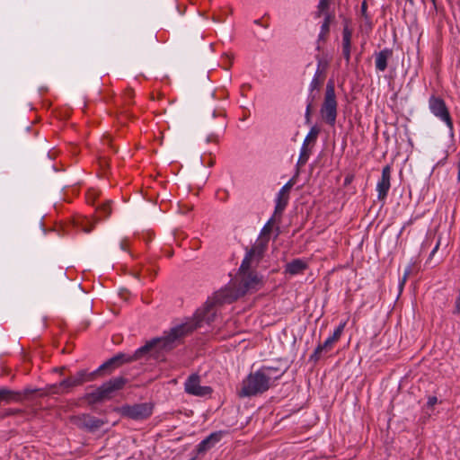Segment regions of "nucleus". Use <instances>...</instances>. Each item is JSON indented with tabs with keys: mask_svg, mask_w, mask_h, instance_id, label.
<instances>
[{
	"mask_svg": "<svg viewBox=\"0 0 460 460\" xmlns=\"http://www.w3.org/2000/svg\"><path fill=\"white\" fill-rule=\"evenodd\" d=\"M269 238L261 236L256 240L252 247L246 252L242 264L243 270L246 267H256L262 258L268 245Z\"/></svg>",
	"mask_w": 460,
	"mask_h": 460,
	"instance_id": "7",
	"label": "nucleus"
},
{
	"mask_svg": "<svg viewBox=\"0 0 460 460\" xmlns=\"http://www.w3.org/2000/svg\"><path fill=\"white\" fill-rule=\"evenodd\" d=\"M14 400H16V394L13 392L5 388L0 389V401L10 402Z\"/></svg>",
	"mask_w": 460,
	"mask_h": 460,
	"instance_id": "21",
	"label": "nucleus"
},
{
	"mask_svg": "<svg viewBox=\"0 0 460 460\" xmlns=\"http://www.w3.org/2000/svg\"><path fill=\"white\" fill-rule=\"evenodd\" d=\"M253 269L254 267H246L243 270V264H241L237 276L238 286L236 288L228 286L222 289L232 293L235 296L234 301L246 293L260 289L262 286V279Z\"/></svg>",
	"mask_w": 460,
	"mask_h": 460,
	"instance_id": "3",
	"label": "nucleus"
},
{
	"mask_svg": "<svg viewBox=\"0 0 460 460\" xmlns=\"http://www.w3.org/2000/svg\"><path fill=\"white\" fill-rule=\"evenodd\" d=\"M277 372L276 368L263 367L258 371L251 373L243 380L239 395L253 396L266 392L280 377L281 374L274 375Z\"/></svg>",
	"mask_w": 460,
	"mask_h": 460,
	"instance_id": "2",
	"label": "nucleus"
},
{
	"mask_svg": "<svg viewBox=\"0 0 460 460\" xmlns=\"http://www.w3.org/2000/svg\"><path fill=\"white\" fill-rule=\"evenodd\" d=\"M126 384V378L122 376L114 377L102 384L93 393L89 394V400L92 402H96L105 399H110L116 391L122 389Z\"/></svg>",
	"mask_w": 460,
	"mask_h": 460,
	"instance_id": "5",
	"label": "nucleus"
},
{
	"mask_svg": "<svg viewBox=\"0 0 460 460\" xmlns=\"http://www.w3.org/2000/svg\"><path fill=\"white\" fill-rule=\"evenodd\" d=\"M392 54H393L392 50L388 49H385L381 50L380 52L376 53L375 64H376V68L378 71L383 72L386 69L387 60L392 57Z\"/></svg>",
	"mask_w": 460,
	"mask_h": 460,
	"instance_id": "13",
	"label": "nucleus"
},
{
	"mask_svg": "<svg viewBox=\"0 0 460 460\" xmlns=\"http://www.w3.org/2000/svg\"><path fill=\"white\" fill-rule=\"evenodd\" d=\"M346 323H341L333 332L332 335L330 336L323 344H319L314 349V353L311 355V359L317 361L322 353L329 352L332 349L334 344L340 340L343 330L345 328Z\"/></svg>",
	"mask_w": 460,
	"mask_h": 460,
	"instance_id": "9",
	"label": "nucleus"
},
{
	"mask_svg": "<svg viewBox=\"0 0 460 460\" xmlns=\"http://www.w3.org/2000/svg\"><path fill=\"white\" fill-rule=\"evenodd\" d=\"M439 244H440V241L438 240L436 246L434 247V249L432 250L431 253H430V256H433L435 254V252L438 251V247H439Z\"/></svg>",
	"mask_w": 460,
	"mask_h": 460,
	"instance_id": "30",
	"label": "nucleus"
},
{
	"mask_svg": "<svg viewBox=\"0 0 460 460\" xmlns=\"http://www.w3.org/2000/svg\"><path fill=\"white\" fill-rule=\"evenodd\" d=\"M410 274V270H406L405 272H404V276L402 278V286L404 284V282L406 281V279H407V276Z\"/></svg>",
	"mask_w": 460,
	"mask_h": 460,
	"instance_id": "31",
	"label": "nucleus"
},
{
	"mask_svg": "<svg viewBox=\"0 0 460 460\" xmlns=\"http://www.w3.org/2000/svg\"><path fill=\"white\" fill-rule=\"evenodd\" d=\"M429 107L430 111L436 117L444 121L450 129L453 128V121L450 117L448 109L441 98L431 96L429 100Z\"/></svg>",
	"mask_w": 460,
	"mask_h": 460,
	"instance_id": "8",
	"label": "nucleus"
},
{
	"mask_svg": "<svg viewBox=\"0 0 460 460\" xmlns=\"http://www.w3.org/2000/svg\"><path fill=\"white\" fill-rule=\"evenodd\" d=\"M184 390L187 394L199 397L208 396L212 393V388L210 386H203L200 385V377L196 374H193L187 378L184 384Z\"/></svg>",
	"mask_w": 460,
	"mask_h": 460,
	"instance_id": "10",
	"label": "nucleus"
},
{
	"mask_svg": "<svg viewBox=\"0 0 460 460\" xmlns=\"http://www.w3.org/2000/svg\"><path fill=\"white\" fill-rule=\"evenodd\" d=\"M320 114L324 122L334 126L337 118V101L332 82H328Z\"/></svg>",
	"mask_w": 460,
	"mask_h": 460,
	"instance_id": "4",
	"label": "nucleus"
},
{
	"mask_svg": "<svg viewBox=\"0 0 460 460\" xmlns=\"http://www.w3.org/2000/svg\"><path fill=\"white\" fill-rule=\"evenodd\" d=\"M306 268L307 263L305 261L296 259L286 265L285 272L292 276L297 275L302 273Z\"/></svg>",
	"mask_w": 460,
	"mask_h": 460,
	"instance_id": "14",
	"label": "nucleus"
},
{
	"mask_svg": "<svg viewBox=\"0 0 460 460\" xmlns=\"http://www.w3.org/2000/svg\"><path fill=\"white\" fill-rule=\"evenodd\" d=\"M309 112H310V106L307 107V110H306V115L309 116Z\"/></svg>",
	"mask_w": 460,
	"mask_h": 460,
	"instance_id": "33",
	"label": "nucleus"
},
{
	"mask_svg": "<svg viewBox=\"0 0 460 460\" xmlns=\"http://www.w3.org/2000/svg\"><path fill=\"white\" fill-rule=\"evenodd\" d=\"M332 20V16L329 13H325V17L323 22L321 26V31L318 35V42L325 41L327 40L329 31H330V24Z\"/></svg>",
	"mask_w": 460,
	"mask_h": 460,
	"instance_id": "18",
	"label": "nucleus"
},
{
	"mask_svg": "<svg viewBox=\"0 0 460 460\" xmlns=\"http://www.w3.org/2000/svg\"><path fill=\"white\" fill-rule=\"evenodd\" d=\"M270 232V221L268 222V224L263 227L261 231V234L265 235L268 234Z\"/></svg>",
	"mask_w": 460,
	"mask_h": 460,
	"instance_id": "28",
	"label": "nucleus"
},
{
	"mask_svg": "<svg viewBox=\"0 0 460 460\" xmlns=\"http://www.w3.org/2000/svg\"><path fill=\"white\" fill-rule=\"evenodd\" d=\"M319 134V129L316 127H313L307 136L305 137L303 144L304 145H309L311 142H314L317 138V136Z\"/></svg>",
	"mask_w": 460,
	"mask_h": 460,
	"instance_id": "22",
	"label": "nucleus"
},
{
	"mask_svg": "<svg viewBox=\"0 0 460 460\" xmlns=\"http://www.w3.org/2000/svg\"><path fill=\"white\" fill-rule=\"evenodd\" d=\"M85 425L90 429H98L102 427V421L94 418H88L87 421L85 422Z\"/></svg>",
	"mask_w": 460,
	"mask_h": 460,
	"instance_id": "24",
	"label": "nucleus"
},
{
	"mask_svg": "<svg viewBox=\"0 0 460 460\" xmlns=\"http://www.w3.org/2000/svg\"><path fill=\"white\" fill-rule=\"evenodd\" d=\"M438 402V399L436 396H430L428 399L427 404L429 407H433Z\"/></svg>",
	"mask_w": 460,
	"mask_h": 460,
	"instance_id": "27",
	"label": "nucleus"
},
{
	"mask_svg": "<svg viewBox=\"0 0 460 460\" xmlns=\"http://www.w3.org/2000/svg\"><path fill=\"white\" fill-rule=\"evenodd\" d=\"M367 2H366V1H364V2L362 3V4H361V13H362V15H363L364 17H366V18L367 17Z\"/></svg>",
	"mask_w": 460,
	"mask_h": 460,
	"instance_id": "29",
	"label": "nucleus"
},
{
	"mask_svg": "<svg viewBox=\"0 0 460 460\" xmlns=\"http://www.w3.org/2000/svg\"><path fill=\"white\" fill-rule=\"evenodd\" d=\"M390 180H391V169L389 166H385L382 170V177L381 180L377 182L376 190L378 192V199H385L388 190L390 189Z\"/></svg>",
	"mask_w": 460,
	"mask_h": 460,
	"instance_id": "12",
	"label": "nucleus"
},
{
	"mask_svg": "<svg viewBox=\"0 0 460 460\" xmlns=\"http://www.w3.org/2000/svg\"><path fill=\"white\" fill-rule=\"evenodd\" d=\"M111 212V206L109 203L103 204L102 207L98 208L99 216H103L107 217Z\"/></svg>",
	"mask_w": 460,
	"mask_h": 460,
	"instance_id": "25",
	"label": "nucleus"
},
{
	"mask_svg": "<svg viewBox=\"0 0 460 460\" xmlns=\"http://www.w3.org/2000/svg\"><path fill=\"white\" fill-rule=\"evenodd\" d=\"M351 31L344 28L342 32V54L347 63L350 60Z\"/></svg>",
	"mask_w": 460,
	"mask_h": 460,
	"instance_id": "16",
	"label": "nucleus"
},
{
	"mask_svg": "<svg viewBox=\"0 0 460 460\" xmlns=\"http://www.w3.org/2000/svg\"><path fill=\"white\" fill-rule=\"evenodd\" d=\"M296 183V179H290L279 191L276 198L275 214H281L286 208L288 200L291 189Z\"/></svg>",
	"mask_w": 460,
	"mask_h": 460,
	"instance_id": "11",
	"label": "nucleus"
},
{
	"mask_svg": "<svg viewBox=\"0 0 460 460\" xmlns=\"http://www.w3.org/2000/svg\"><path fill=\"white\" fill-rule=\"evenodd\" d=\"M407 1H408V2H410L411 4H412V3H413V0H407Z\"/></svg>",
	"mask_w": 460,
	"mask_h": 460,
	"instance_id": "35",
	"label": "nucleus"
},
{
	"mask_svg": "<svg viewBox=\"0 0 460 460\" xmlns=\"http://www.w3.org/2000/svg\"><path fill=\"white\" fill-rule=\"evenodd\" d=\"M211 140H212V137H208L207 138V142H209V141H211Z\"/></svg>",
	"mask_w": 460,
	"mask_h": 460,
	"instance_id": "34",
	"label": "nucleus"
},
{
	"mask_svg": "<svg viewBox=\"0 0 460 460\" xmlns=\"http://www.w3.org/2000/svg\"><path fill=\"white\" fill-rule=\"evenodd\" d=\"M311 84H312V86H313V87H316V86H317V84H318V80H317V77H316V76L313 79V81H312Z\"/></svg>",
	"mask_w": 460,
	"mask_h": 460,
	"instance_id": "32",
	"label": "nucleus"
},
{
	"mask_svg": "<svg viewBox=\"0 0 460 460\" xmlns=\"http://www.w3.org/2000/svg\"><path fill=\"white\" fill-rule=\"evenodd\" d=\"M221 438L220 432H215L207 437L204 440H202L198 446V452L204 453L213 446H215Z\"/></svg>",
	"mask_w": 460,
	"mask_h": 460,
	"instance_id": "15",
	"label": "nucleus"
},
{
	"mask_svg": "<svg viewBox=\"0 0 460 460\" xmlns=\"http://www.w3.org/2000/svg\"><path fill=\"white\" fill-rule=\"evenodd\" d=\"M94 373L88 374L84 370L79 371L75 376H70L71 382L75 386L80 385L86 381L93 379Z\"/></svg>",
	"mask_w": 460,
	"mask_h": 460,
	"instance_id": "19",
	"label": "nucleus"
},
{
	"mask_svg": "<svg viewBox=\"0 0 460 460\" xmlns=\"http://www.w3.org/2000/svg\"><path fill=\"white\" fill-rule=\"evenodd\" d=\"M88 223H90V221L86 218L78 219L76 221V225L80 226L84 233L87 234L90 233L93 228V225L88 226Z\"/></svg>",
	"mask_w": 460,
	"mask_h": 460,
	"instance_id": "23",
	"label": "nucleus"
},
{
	"mask_svg": "<svg viewBox=\"0 0 460 460\" xmlns=\"http://www.w3.org/2000/svg\"><path fill=\"white\" fill-rule=\"evenodd\" d=\"M121 416L135 420H146L153 413V406L150 403H138L134 405H123L116 410Z\"/></svg>",
	"mask_w": 460,
	"mask_h": 460,
	"instance_id": "6",
	"label": "nucleus"
},
{
	"mask_svg": "<svg viewBox=\"0 0 460 460\" xmlns=\"http://www.w3.org/2000/svg\"><path fill=\"white\" fill-rule=\"evenodd\" d=\"M330 0H320L318 4V15L320 16L329 7Z\"/></svg>",
	"mask_w": 460,
	"mask_h": 460,
	"instance_id": "26",
	"label": "nucleus"
},
{
	"mask_svg": "<svg viewBox=\"0 0 460 460\" xmlns=\"http://www.w3.org/2000/svg\"><path fill=\"white\" fill-rule=\"evenodd\" d=\"M73 387H75V385L71 382V379L68 377L60 382L58 385H51L49 389V392L52 394H64L67 393Z\"/></svg>",
	"mask_w": 460,
	"mask_h": 460,
	"instance_id": "17",
	"label": "nucleus"
},
{
	"mask_svg": "<svg viewBox=\"0 0 460 460\" xmlns=\"http://www.w3.org/2000/svg\"><path fill=\"white\" fill-rule=\"evenodd\" d=\"M234 296L227 290L222 288L208 297L204 305L199 308L193 319L186 323L173 328L171 333L165 339H156L147 342L145 346L137 349L132 356L118 354L100 366L97 371L113 370L125 362H130L140 358L144 354L149 352L154 347L163 343L165 346L175 340L202 327L204 324H211L217 315L219 308L225 304H231L234 301Z\"/></svg>",
	"mask_w": 460,
	"mask_h": 460,
	"instance_id": "1",
	"label": "nucleus"
},
{
	"mask_svg": "<svg viewBox=\"0 0 460 460\" xmlns=\"http://www.w3.org/2000/svg\"><path fill=\"white\" fill-rule=\"evenodd\" d=\"M310 155H311L310 148L308 147L307 145L303 144L301 150H300V155H299V158L297 161V166L298 167L304 166L307 163Z\"/></svg>",
	"mask_w": 460,
	"mask_h": 460,
	"instance_id": "20",
	"label": "nucleus"
}]
</instances>
